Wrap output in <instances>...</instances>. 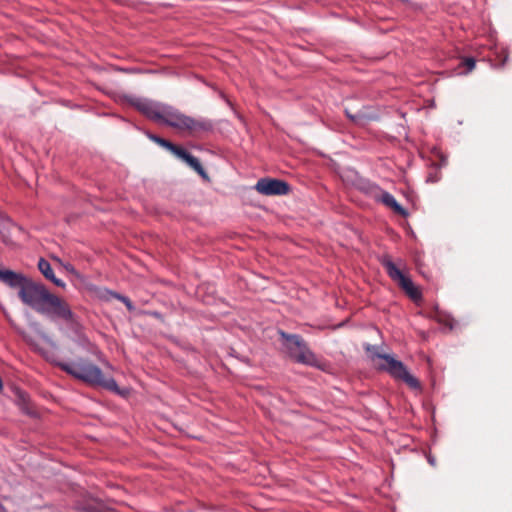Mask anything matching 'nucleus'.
<instances>
[{"label": "nucleus", "mask_w": 512, "mask_h": 512, "mask_svg": "<svg viewBox=\"0 0 512 512\" xmlns=\"http://www.w3.org/2000/svg\"><path fill=\"white\" fill-rule=\"evenodd\" d=\"M62 370L92 385L101 386L116 394L125 395L126 392L119 389L117 383L113 378H106L103 376L99 367L86 360H79L76 362L60 364Z\"/></svg>", "instance_id": "obj_2"}, {"label": "nucleus", "mask_w": 512, "mask_h": 512, "mask_svg": "<svg viewBox=\"0 0 512 512\" xmlns=\"http://www.w3.org/2000/svg\"><path fill=\"white\" fill-rule=\"evenodd\" d=\"M463 64L467 68L468 72L472 71L475 67V61L473 58H466Z\"/></svg>", "instance_id": "obj_15"}, {"label": "nucleus", "mask_w": 512, "mask_h": 512, "mask_svg": "<svg viewBox=\"0 0 512 512\" xmlns=\"http://www.w3.org/2000/svg\"><path fill=\"white\" fill-rule=\"evenodd\" d=\"M255 189L263 195H285L289 192V185L282 180L262 178L256 183Z\"/></svg>", "instance_id": "obj_7"}, {"label": "nucleus", "mask_w": 512, "mask_h": 512, "mask_svg": "<svg viewBox=\"0 0 512 512\" xmlns=\"http://www.w3.org/2000/svg\"><path fill=\"white\" fill-rule=\"evenodd\" d=\"M347 116L350 117L353 121H355V117L351 116L348 112H347Z\"/></svg>", "instance_id": "obj_19"}, {"label": "nucleus", "mask_w": 512, "mask_h": 512, "mask_svg": "<svg viewBox=\"0 0 512 512\" xmlns=\"http://www.w3.org/2000/svg\"><path fill=\"white\" fill-rule=\"evenodd\" d=\"M0 281L12 288H19L21 301L51 319L59 318L72 321L73 313L69 305L60 297L52 294L41 283L35 282L23 274L0 268Z\"/></svg>", "instance_id": "obj_1"}, {"label": "nucleus", "mask_w": 512, "mask_h": 512, "mask_svg": "<svg viewBox=\"0 0 512 512\" xmlns=\"http://www.w3.org/2000/svg\"><path fill=\"white\" fill-rule=\"evenodd\" d=\"M429 462H430L432 465H434V461H433V460L429 459Z\"/></svg>", "instance_id": "obj_22"}, {"label": "nucleus", "mask_w": 512, "mask_h": 512, "mask_svg": "<svg viewBox=\"0 0 512 512\" xmlns=\"http://www.w3.org/2000/svg\"><path fill=\"white\" fill-rule=\"evenodd\" d=\"M0 512H6L4 507L0 504Z\"/></svg>", "instance_id": "obj_20"}, {"label": "nucleus", "mask_w": 512, "mask_h": 512, "mask_svg": "<svg viewBox=\"0 0 512 512\" xmlns=\"http://www.w3.org/2000/svg\"><path fill=\"white\" fill-rule=\"evenodd\" d=\"M504 54L503 59L501 61V65H504L507 61L508 55L505 51L502 52Z\"/></svg>", "instance_id": "obj_18"}, {"label": "nucleus", "mask_w": 512, "mask_h": 512, "mask_svg": "<svg viewBox=\"0 0 512 512\" xmlns=\"http://www.w3.org/2000/svg\"><path fill=\"white\" fill-rule=\"evenodd\" d=\"M282 337L286 339V347L291 355L297 362L315 366L317 359L314 353L307 347L304 341L298 335H288L281 333Z\"/></svg>", "instance_id": "obj_5"}, {"label": "nucleus", "mask_w": 512, "mask_h": 512, "mask_svg": "<svg viewBox=\"0 0 512 512\" xmlns=\"http://www.w3.org/2000/svg\"><path fill=\"white\" fill-rule=\"evenodd\" d=\"M38 268L40 270V272L50 281H52L55 285L59 286V287H64L65 286V283L61 280V279H58L55 277L54 275V272H53V269L50 265V263L41 258L38 262Z\"/></svg>", "instance_id": "obj_12"}, {"label": "nucleus", "mask_w": 512, "mask_h": 512, "mask_svg": "<svg viewBox=\"0 0 512 512\" xmlns=\"http://www.w3.org/2000/svg\"><path fill=\"white\" fill-rule=\"evenodd\" d=\"M161 146H162V147H164V148H166V149H168L169 151H171V150H172V148H173V146H174V144H172L171 142H169V141H167V140H165V139H164V140L161 142Z\"/></svg>", "instance_id": "obj_16"}, {"label": "nucleus", "mask_w": 512, "mask_h": 512, "mask_svg": "<svg viewBox=\"0 0 512 512\" xmlns=\"http://www.w3.org/2000/svg\"><path fill=\"white\" fill-rule=\"evenodd\" d=\"M433 317L439 323H442L443 325L447 326L449 329H453V319L449 315L443 314L442 312L436 310Z\"/></svg>", "instance_id": "obj_13"}, {"label": "nucleus", "mask_w": 512, "mask_h": 512, "mask_svg": "<svg viewBox=\"0 0 512 512\" xmlns=\"http://www.w3.org/2000/svg\"><path fill=\"white\" fill-rule=\"evenodd\" d=\"M82 512H97L95 510H89V511H82Z\"/></svg>", "instance_id": "obj_21"}, {"label": "nucleus", "mask_w": 512, "mask_h": 512, "mask_svg": "<svg viewBox=\"0 0 512 512\" xmlns=\"http://www.w3.org/2000/svg\"><path fill=\"white\" fill-rule=\"evenodd\" d=\"M22 233V228L16 225L14 222H12L10 219L0 220V234L5 244H13L14 238H16L19 234Z\"/></svg>", "instance_id": "obj_9"}, {"label": "nucleus", "mask_w": 512, "mask_h": 512, "mask_svg": "<svg viewBox=\"0 0 512 512\" xmlns=\"http://www.w3.org/2000/svg\"><path fill=\"white\" fill-rule=\"evenodd\" d=\"M115 298L121 300L125 305L126 307L132 311L134 309V306L132 304V302L125 296H121L119 294H116V293H111Z\"/></svg>", "instance_id": "obj_14"}, {"label": "nucleus", "mask_w": 512, "mask_h": 512, "mask_svg": "<svg viewBox=\"0 0 512 512\" xmlns=\"http://www.w3.org/2000/svg\"><path fill=\"white\" fill-rule=\"evenodd\" d=\"M382 264L385 267L389 277L393 281L397 282L410 298L417 300L421 297L419 289L414 285L412 280L403 274L402 271L390 259H383Z\"/></svg>", "instance_id": "obj_6"}, {"label": "nucleus", "mask_w": 512, "mask_h": 512, "mask_svg": "<svg viewBox=\"0 0 512 512\" xmlns=\"http://www.w3.org/2000/svg\"><path fill=\"white\" fill-rule=\"evenodd\" d=\"M132 105L143 113L146 117L158 122L161 116L164 104L154 102L145 98H135L131 101Z\"/></svg>", "instance_id": "obj_8"}, {"label": "nucleus", "mask_w": 512, "mask_h": 512, "mask_svg": "<svg viewBox=\"0 0 512 512\" xmlns=\"http://www.w3.org/2000/svg\"><path fill=\"white\" fill-rule=\"evenodd\" d=\"M365 349L373 361H383V363L377 364L379 369L387 371L393 378L403 381L413 390H419L421 388L419 380L410 374L401 361L396 360L389 354L379 353L375 346L366 345Z\"/></svg>", "instance_id": "obj_3"}, {"label": "nucleus", "mask_w": 512, "mask_h": 512, "mask_svg": "<svg viewBox=\"0 0 512 512\" xmlns=\"http://www.w3.org/2000/svg\"><path fill=\"white\" fill-rule=\"evenodd\" d=\"M171 152L174 155H176L178 158L185 161L191 168H193L202 177H204V178L207 177L199 160L196 157H194L193 155H191L190 153H188L186 150L174 145Z\"/></svg>", "instance_id": "obj_10"}, {"label": "nucleus", "mask_w": 512, "mask_h": 512, "mask_svg": "<svg viewBox=\"0 0 512 512\" xmlns=\"http://www.w3.org/2000/svg\"><path fill=\"white\" fill-rule=\"evenodd\" d=\"M149 137H150V139H152L154 142H156L159 145H161V142L164 140L163 138H160L155 135H149Z\"/></svg>", "instance_id": "obj_17"}, {"label": "nucleus", "mask_w": 512, "mask_h": 512, "mask_svg": "<svg viewBox=\"0 0 512 512\" xmlns=\"http://www.w3.org/2000/svg\"><path fill=\"white\" fill-rule=\"evenodd\" d=\"M379 199L385 206L393 210L394 213L403 217L407 216V211L396 201L392 194L382 192Z\"/></svg>", "instance_id": "obj_11"}, {"label": "nucleus", "mask_w": 512, "mask_h": 512, "mask_svg": "<svg viewBox=\"0 0 512 512\" xmlns=\"http://www.w3.org/2000/svg\"><path fill=\"white\" fill-rule=\"evenodd\" d=\"M158 122L164 123L178 130H186L189 132L207 130L210 127L208 123L186 116L177 109L165 104Z\"/></svg>", "instance_id": "obj_4"}]
</instances>
